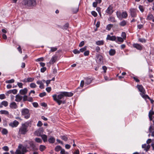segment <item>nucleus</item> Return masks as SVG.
Returning a JSON list of instances; mask_svg holds the SVG:
<instances>
[{
	"mask_svg": "<svg viewBox=\"0 0 154 154\" xmlns=\"http://www.w3.org/2000/svg\"><path fill=\"white\" fill-rule=\"evenodd\" d=\"M58 56L57 55H54L52 56L51 58L50 61H49V63L50 64H53L55 62H56Z\"/></svg>",
	"mask_w": 154,
	"mask_h": 154,
	"instance_id": "obj_11",
	"label": "nucleus"
},
{
	"mask_svg": "<svg viewBox=\"0 0 154 154\" xmlns=\"http://www.w3.org/2000/svg\"><path fill=\"white\" fill-rule=\"evenodd\" d=\"M85 84L87 85L90 84L93 80V79L92 78H89L88 77L85 78Z\"/></svg>",
	"mask_w": 154,
	"mask_h": 154,
	"instance_id": "obj_18",
	"label": "nucleus"
},
{
	"mask_svg": "<svg viewBox=\"0 0 154 154\" xmlns=\"http://www.w3.org/2000/svg\"><path fill=\"white\" fill-rule=\"evenodd\" d=\"M34 78L29 77L27 78V81L28 82H32L34 81Z\"/></svg>",
	"mask_w": 154,
	"mask_h": 154,
	"instance_id": "obj_45",
	"label": "nucleus"
},
{
	"mask_svg": "<svg viewBox=\"0 0 154 154\" xmlns=\"http://www.w3.org/2000/svg\"><path fill=\"white\" fill-rule=\"evenodd\" d=\"M154 114V112L152 110H150L149 113V120L151 121L152 120V115Z\"/></svg>",
	"mask_w": 154,
	"mask_h": 154,
	"instance_id": "obj_29",
	"label": "nucleus"
},
{
	"mask_svg": "<svg viewBox=\"0 0 154 154\" xmlns=\"http://www.w3.org/2000/svg\"><path fill=\"white\" fill-rule=\"evenodd\" d=\"M139 8L140 10L142 13H143V12L144 9L143 7V6L140 5L139 6Z\"/></svg>",
	"mask_w": 154,
	"mask_h": 154,
	"instance_id": "obj_46",
	"label": "nucleus"
},
{
	"mask_svg": "<svg viewBox=\"0 0 154 154\" xmlns=\"http://www.w3.org/2000/svg\"><path fill=\"white\" fill-rule=\"evenodd\" d=\"M69 23H66L63 26V28L64 29H66L69 27Z\"/></svg>",
	"mask_w": 154,
	"mask_h": 154,
	"instance_id": "obj_53",
	"label": "nucleus"
},
{
	"mask_svg": "<svg viewBox=\"0 0 154 154\" xmlns=\"http://www.w3.org/2000/svg\"><path fill=\"white\" fill-rule=\"evenodd\" d=\"M25 145L23 146L22 144H19L15 153V154H21V153H26L28 151Z\"/></svg>",
	"mask_w": 154,
	"mask_h": 154,
	"instance_id": "obj_4",
	"label": "nucleus"
},
{
	"mask_svg": "<svg viewBox=\"0 0 154 154\" xmlns=\"http://www.w3.org/2000/svg\"><path fill=\"white\" fill-rule=\"evenodd\" d=\"M91 14L94 17H96L97 16V13L94 11H93L91 12Z\"/></svg>",
	"mask_w": 154,
	"mask_h": 154,
	"instance_id": "obj_56",
	"label": "nucleus"
},
{
	"mask_svg": "<svg viewBox=\"0 0 154 154\" xmlns=\"http://www.w3.org/2000/svg\"><path fill=\"white\" fill-rule=\"evenodd\" d=\"M28 89L27 88H25L23 89H21L20 91V93L21 95H25L27 94Z\"/></svg>",
	"mask_w": 154,
	"mask_h": 154,
	"instance_id": "obj_20",
	"label": "nucleus"
},
{
	"mask_svg": "<svg viewBox=\"0 0 154 154\" xmlns=\"http://www.w3.org/2000/svg\"><path fill=\"white\" fill-rule=\"evenodd\" d=\"M5 96L4 94H0V99H1L2 100L5 99Z\"/></svg>",
	"mask_w": 154,
	"mask_h": 154,
	"instance_id": "obj_59",
	"label": "nucleus"
},
{
	"mask_svg": "<svg viewBox=\"0 0 154 154\" xmlns=\"http://www.w3.org/2000/svg\"><path fill=\"white\" fill-rule=\"evenodd\" d=\"M89 51L88 50L85 51L84 53V54L85 56H88L89 55Z\"/></svg>",
	"mask_w": 154,
	"mask_h": 154,
	"instance_id": "obj_57",
	"label": "nucleus"
},
{
	"mask_svg": "<svg viewBox=\"0 0 154 154\" xmlns=\"http://www.w3.org/2000/svg\"><path fill=\"white\" fill-rule=\"evenodd\" d=\"M75 54H79L80 53V50H78L77 49H75L72 51Z\"/></svg>",
	"mask_w": 154,
	"mask_h": 154,
	"instance_id": "obj_47",
	"label": "nucleus"
},
{
	"mask_svg": "<svg viewBox=\"0 0 154 154\" xmlns=\"http://www.w3.org/2000/svg\"><path fill=\"white\" fill-rule=\"evenodd\" d=\"M50 48H51V50L50 51V52H54L57 50V48L56 47H52Z\"/></svg>",
	"mask_w": 154,
	"mask_h": 154,
	"instance_id": "obj_43",
	"label": "nucleus"
},
{
	"mask_svg": "<svg viewBox=\"0 0 154 154\" xmlns=\"http://www.w3.org/2000/svg\"><path fill=\"white\" fill-rule=\"evenodd\" d=\"M113 12V8L112 7L109 6L107 8L106 11V12L107 14H111Z\"/></svg>",
	"mask_w": 154,
	"mask_h": 154,
	"instance_id": "obj_16",
	"label": "nucleus"
},
{
	"mask_svg": "<svg viewBox=\"0 0 154 154\" xmlns=\"http://www.w3.org/2000/svg\"><path fill=\"white\" fill-rule=\"evenodd\" d=\"M112 26L113 25L112 24H109L106 27V29L109 31L111 29Z\"/></svg>",
	"mask_w": 154,
	"mask_h": 154,
	"instance_id": "obj_40",
	"label": "nucleus"
},
{
	"mask_svg": "<svg viewBox=\"0 0 154 154\" xmlns=\"http://www.w3.org/2000/svg\"><path fill=\"white\" fill-rule=\"evenodd\" d=\"M25 145L26 146L28 149L30 150L34 151L37 149L35 145L34 144L33 142L31 140H26L24 142Z\"/></svg>",
	"mask_w": 154,
	"mask_h": 154,
	"instance_id": "obj_5",
	"label": "nucleus"
},
{
	"mask_svg": "<svg viewBox=\"0 0 154 154\" xmlns=\"http://www.w3.org/2000/svg\"><path fill=\"white\" fill-rule=\"evenodd\" d=\"M73 95V94L71 92L63 91L60 92V94L58 95L56 94L53 95L52 97L54 100L59 105H60L62 103L64 104L66 103L65 100H61L64 96L71 97Z\"/></svg>",
	"mask_w": 154,
	"mask_h": 154,
	"instance_id": "obj_1",
	"label": "nucleus"
},
{
	"mask_svg": "<svg viewBox=\"0 0 154 154\" xmlns=\"http://www.w3.org/2000/svg\"><path fill=\"white\" fill-rule=\"evenodd\" d=\"M133 79L135 80L136 82H139L140 81L138 79V78L136 76H134L133 77Z\"/></svg>",
	"mask_w": 154,
	"mask_h": 154,
	"instance_id": "obj_60",
	"label": "nucleus"
},
{
	"mask_svg": "<svg viewBox=\"0 0 154 154\" xmlns=\"http://www.w3.org/2000/svg\"><path fill=\"white\" fill-rule=\"evenodd\" d=\"M154 129V127L153 125H151L149 128V132H152V131Z\"/></svg>",
	"mask_w": 154,
	"mask_h": 154,
	"instance_id": "obj_50",
	"label": "nucleus"
},
{
	"mask_svg": "<svg viewBox=\"0 0 154 154\" xmlns=\"http://www.w3.org/2000/svg\"><path fill=\"white\" fill-rule=\"evenodd\" d=\"M2 149L5 151H8L9 150V148L7 146H5L2 148Z\"/></svg>",
	"mask_w": 154,
	"mask_h": 154,
	"instance_id": "obj_55",
	"label": "nucleus"
},
{
	"mask_svg": "<svg viewBox=\"0 0 154 154\" xmlns=\"http://www.w3.org/2000/svg\"><path fill=\"white\" fill-rule=\"evenodd\" d=\"M15 98V101L16 102H19L22 100L23 97L19 94H17Z\"/></svg>",
	"mask_w": 154,
	"mask_h": 154,
	"instance_id": "obj_21",
	"label": "nucleus"
},
{
	"mask_svg": "<svg viewBox=\"0 0 154 154\" xmlns=\"http://www.w3.org/2000/svg\"><path fill=\"white\" fill-rule=\"evenodd\" d=\"M2 104L5 107L7 106L8 105V103L7 101H4L2 102Z\"/></svg>",
	"mask_w": 154,
	"mask_h": 154,
	"instance_id": "obj_42",
	"label": "nucleus"
},
{
	"mask_svg": "<svg viewBox=\"0 0 154 154\" xmlns=\"http://www.w3.org/2000/svg\"><path fill=\"white\" fill-rule=\"evenodd\" d=\"M106 39L107 40H109L112 41H116L117 42L116 37L114 35L111 36L109 35H108Z\"/></svg>",
	"mask_w": 154,
	"mask_h": 154,
	"instance_id": "obj_10",
	"label": "nucleus"
},
{
	"mask_svg": "<svg viewBox=\"0 0 154 154\" xmlns=\"http://www.w3.org/2000/svg\"><path fill=\"white\" fill-rule=\"evenodd\" d=\"M116 14L117 17L119 19H121L122 13L121 12L117 11L116 12Z\"/></svg>",
	"mask_w": 154,
	"mask_h": 154,
	"instance_id": "obj_36",
	"label": "nucleus"
},
{
	"mask_svg": "<svg viewBox=\"0 0 154 154\" xmlns=\"http://www.w3.org/2000/svg\"><path fill=\"white\" fill-rule=\"evenodd\" d=\"M60 137L62 140L65 141H66L68 140L66 135L60 136Z\"/></svg>",
	"mask_w": 154,
	"mask_h": 154,
	"instance_id": "obj_35",
	"label": "nucleus"
},
{
	"mask_svg": "<svg viewBox=\"0 0 154 154\" xmlns=\"http://www.w3.org/2000/svg\"><path fill=\"white\" fill-rule=\"evenodd\" d=\"M17 85L19 88H23V84L22 83L18 82L17 83Z\"/></svg>",
	"mask_w": 154,
	"mask_h": 154,
	"instance_id": "obj_58",
	"label": "nucleus"
},
{
	"mask_svg": "<svg viewBox=\"0 0 154 154\" xmlns=\"http://www.w3.org/2000/svg\"><path fill=\"white\" fill-rule=\"evenodd\" d=\"M46 70V68L45 67H43L41 69V72H44Z\"/></svg>",
	"mask_w": 154,
	"mask_h": 154,
	"instance_id": "obj_63",
	"label": "nucleus"
},
{
	"mask_svg": "<svg viewBox=\"0 0 154 154\" xmlns=\"http://www.w3.org/2000/svg\"><path fill=\"white\" fill-rule=\"evenodd\" d=\"M108 20L113 23L116 22L115 18L114 17L112 16L110 17L108 19Z\"/></svg>",
	"mask_w": 154,
	"mask_h": 154,
	"instance_id": "obj_32",
	"label": "nucleus"
},
{
	"mask_svg": "<svg viewBox=\"0 0 154 154\" xmlns=\"http://www.w3.org/2000/svg\"><path fill=\"white\" fill-rule=\"evenodd\" d=\"M19 124V122L16 120H15L13 122H11L9 124V126L12 128L16 127Z\"/></svg>",
	"mask_w": 154,
	"mask_h": 154,
	"instance_id": "obj_12",
	"label": "nucleus"
},
{
	"mask_svg": "<svg viewBox=\"0 0 154 154\" xmlns=\"http://www.w3.org/2000/svg\"><path fill=\"white\" fill-rule=\"evenodd\" d=\"M23 2V4L28 6H34L36 4L35 0H24Z\"/></svg>",
	"mask_w": 154,
	"mask_h": 154,
	"instance_id": "obj_7",
	"label": "nucleus"
},
{
	"mask_svg": "<svg viewBox=\"0 0 154 154\" xmlns=\"http://www.w3.org/2000/svg\"><path fill=\"white\" fill-rule=\"evenodd\" d=\"M86 48H87L86 46H85V47H84L83 48H81L79 50L80 52H83L85 51L86 50Z\"/></svg>",
	"mask_w": 154,
	"mask_h": 154,
	"instance_id": "obj_51",
	"label": "nucleus"
},
{
	"mask_svg": "<svg viewBox=\"0 0 154 154\" xmlns=\"http://www.w3.org/2000/svg\"><path fill=\"white\" fill-rule=\"evenodd\" d=\"M121 36L122 37V38L125 39L126 38V34L124 32H122L121 34Z\"/></svg>",
	"mask_w": 154,
	"mask_h": 154,
	"instance_id": "obj_49",
	"label": "nucleus"
},
{
	"mask_svg": "<svg viewBox=\"0 0 154 154\" xmlns=\"http://www.w3.org/2000/svg\"><path fill=\"white\" fill-rule=\"evenodd\" d=\"M48 141L50 143H53L55 142V139L54 137L51 136L48 139Z\"/></svg>",
	"mask_w": 154,
	"mask_h": 154,
	"instance_id": "obj_24",
	"label": "nucleus"
},
{
	"mask_svg": "<svg viewBox=\"0 0 154 154\" xmlns=\"http://www.w3.org/2000/svg\"><path fill=\"white\" fill-rule=\"evenodd\" d=\"M28 126L29 124L27 122L22 124L19 129V134L22 135L25 134L28 131Z\"/></svg>",
	"mask_w": 154,
	"mask_h": 154,
	"instance_id": "obj_3",
	"label": "nucleus"
},
{
	"mask_svg": "<svg viewBox=\"0 0 154 154\" xmlns=\"http://www.w3.org/2000/svg\"><path fill=\"white\" fill-rule=\"evenodd\" d=\"M62 149V147L60 146H57L55 148V150L56 152H59Z\"/></svg>",
	"mask_w": 154,
	"mask_h": 154,
	"instance_id": "obj_33",
	"label": "nucleus"
},
{
	"mask_svg": "<svg viewBox=\"0 0 154 154\" xmlns=\"http://www.w3.org/2000/svg\"><path fill=\"white\" fill-rule=\"evenodd\" d=\"M42 122L39 121H38V123L37 124V126L38 127H41L42 125Z\"/></svg>",
	"mask_w": 154,
	"mask_h": 154,
	"instance_id": "obj_62",
	"label": "nucleus"
},
{
	"mask_svg": "<svg viewBox=\"0 0 154 154\" xmlns=\"http://www.w3.org/2000/svg\"><path fill=\"white\" fill-rule=\"evenodd\" d=\"M43 128H40L35 132V134L37 136H40L42 135V134H43Z\"/></svg>",
	"mask_w": 154,
	"mask_h": 154,
	"instance_id": "obj_9",
	"label": "nucleus"
},
{
	"mask_svg": "<svg viewBox=\"0 0 154 154\" xmlns=\"http://www.w3.org/2000/svg\"><path fill=\"white\" fill-rule=\"evenodd\" d=\"M35 140L36 142L38 143H41L42 142V139L39 138H35Z\"/></svg>",
	"mask_w": 154,
	"mask_h": 154,
	"instance_id": "obj_37",
	"label": "nucleus"
},
{
	"mask_svg": "<svg viewBox=\"0 0 154 154\" xmlns=\"http://www.w3.org/2000/svg\"><path fill=\"white\" fill-rule=\"evenodd\" d=\"M44 60V58L43 57H42L38 58L36 60V61L37 62L41 61H43Z\"/></svg>",
	"mask_w": 154,
	"mask_h": 154,
	"instance_id": "obj_64",
	"label": "nucleus"
},
{
	"mask_svg": "<svg viewBox=\"0 0 154 154\" xmlns=\"http://www.w3.org/2000/svg\"><path fill=\"white\" fill-rule=\"evenodd\" d=\"M117 39V40L116 41L117 42H124V39L123 38L120 37H117L116 39Z\"/></svg>",
	"mask_w": 154,
	"mask_h": 154,
	"instance_id": "obj_34",
	"label": "nucleus"
},
{
	"mask_svg": "<svg viewBox=\"0 0 154 154\" xmlns=\"http://www.w3.org/2000/svg\"><path fill=\"white\" fill-rule=\"evenodd\" d=\"M30 87L31 88H35L37 87L36 84L34 83H32L29 85Z\"/></svg>",
	"mask_w": 154,
	"mask_h": 154,
	"instance_id": "obj_39",
	"label": "nucleus"
},
{
	"mask_svg": "<svg viewBox=\"0 0 154 154\" xmlns=\"http://www.w3.org/2000/svg\"><path fill=\"white\" fill-rule=\"evenodd\" d=\"M46 148V146L44 145H41L39 146V149L41 152H43L45 150Z\"/></svg>",
	"mask_w": 154,
	"mask_h": 154,
	"instance_id": "obj_26",
	"label": "nucleus"
},
{
	"mask_svg": "<svg viewBox=\"0 0 154 154\" xmlns=\"http://www.w3.org/2000/svg\"><path fill=\"white\" fill-rule=\"evenodd\" d=\"M46 95V93L45 92H43L42 93H40L39 94V96L40 97H42L45 96Z\"/></svg>",
	"mask_w": 154,
	"mask_h": 154,
	"instance_id": "obj_52",
	"label": "nucleus"
},
{
	"mask_svg": "<svg viewBox=\"0 0 154 154\" xmlns=\"http://www.w3.org/2000/svg\"><path fill=\"white\" fill-rule=\"evenodd\" d=\"M28 97L26 95H24L23 97V101H27L28 99Z\"/></svg>",
	"mask_w": 154,
	"mask_h": 154,
	"instance_id": "obj_54",
	"label": "nucleus"
},
{
	"mask_svg": "<svg viewBox=\"0 0 154 154\" xmlns=\"http://www.w3.org/2000/svg\"><path fill=\"white\" fill-rule=\"evenodd\" d=\"M2 133L3 134L6 135L8 133V131L6 129L4 128L2 129Z\"/></svg>",
	"mask_w": 154,
	"mask_h": 154,
	"instance_id": "obj_41",
	"label": "nucleus"
},
{
	"mask_svg": "<svg viewBox=\"0 0 154 154\" xmlns=\"http://www.w3.org/2000/svg\"><path fill=\"white\" fill-rule=\"evenodd\" d=\"M104 44V41L103 40L98 41L96 42V44L98 45H102Z\"/></svg>",
	"mask_w": 154,
	"mask_h": 154,
	"instance_id": "obj_31",
	"label": "nucleus"
},
{
	"mask_svg": "<svg viewBox=\"0 0 154 154\" xmlns=\"http://www.w3.org/2000/svg\"><path fill=\"white\" fill-rule=\"evenodd\" d=\"M60 154H68V153L67 152H65L64 149H62L60 151Z\"/></svg>",
	"mask_w": 154,
	"mask_h": 154,
	"instance_id": "obj_48",
	"label": "nucleus"
},
{
	"mask_svg": "<svg viewBox=\"0 0 154 154\" xmlns=\"http://www.w3.org/2000/svg\"><path fill=\"white\" fill-rule=\"evenodd\" d=\"M36 83L38 85H39V87L41 89H43L44 88V85L43 83H42V81L41 80H38L36 82Z\"/></svg>",
	"mask_w": 154,
	"mask_h": 154,
	"instance_id": "obj_22",
	"label": "nucleus"
},
{
	"mask_svg": "<svg viewBox=\"0 0 154 154\" xmlns=\"http://www.w3.org/2000/svg\"><path fill=\"white\" fill-rule=\"evenodd\" d=\"M137 87L139 91L140 92V94L143 98L145 99L147 98L150 100L151 102L152 101V100L148 96L145 94L146 93L145 90L142 85H137Z\"/></svg>",
	"mask_w": 154,
	"mask_h": 154,
	"instance_id": "obj_2",
	"label": "nucleus"
},
{
	"mask_svg": "<svg viewBox=\"0 0 154 154\" xmlns=\"http://www.w3.org/2000/svg\"><path fill=\"white\" fill-rule=\"evenodd\" d=\"M9 106L12 109H16L17 108V106L15 102L11 103L9 105Z\"/></svg>",
	"mask_w": 154,
	"mask_h": 154,
	"instance_id": "obj_19",
	"label": "nucleus"
},
{
	"mask_svg": "<svg viewBox=\"0 0 154 154\" xmlns=\"http://www.w3.org/2000/svg\"><path fill=\"white\" fill-rule=\"evenodd\" d=\"M138 40L141 43H145L146 42V39L144 38H138Z\"/></svg>",
	"mask_w": 154,
	"mask_h": 154,
	"instance_id": "obj_38",
	"label": "nucleus"
},
{
	"mask_svg": "<svg viewBox=\"0 0 154 154\" xmlns=\"http://www.w3.org/2000/svg\"><path fill=\"white\" fill-rule=\"evenodd\" d=\"M127 21L125 20H123L119 23L120 26L122 27L125 26L127 24Z\"/></svg>",
	"mask_w": 154,
	"mask_h": 154,
	"instance_id": "obj_25",
	"label": "nucleus"
},
{
	"mask_svg": "<svg viewBox=\"0 0 154 154\" xmlns=\"http://www.w3.org/2000/svg\"><path fill=\"white\" fill-rule=\"evenodd\" d=\"M138 11L136 9L131 8L129 10V13L131 17H137V12Z\"/></svg>",
	"mask_w": 154,
	"mask_h": 154,
	"instance_id": "obj_8",
	"label": "nucleus"
},
{
	"mask_svg": "<svg viewBox=\"0 0 154 154\" xmlns=\"http://www.w3.org/2000/svg\"><path fill=\"white\" fill-rule=\"evenodd\" d=\"M103 57L100 54H98L96 55V62L98 63H100L102 62Z\"/></svg>",
	"mask_w": 154,
	"mask_h": 154,
	"instance_id": "obj_14",
	"label": "nucleus"
},
{
	"mask_svg": "<svg viewBox=\"0 0 154 154\" xmlns=\"http://www.w3.org/2000/svg\"><path fill=\"white\" fill-rule=\"evenodd\" d=\"M122 17L121 19L122 18L126 19L128 16V14L127 12L125 11H123L122 13Z\"/></svg>",
	"mask_w": 154,
	"mask_h": 154,
	"instance_id": "obj_23",
	"label": "nucleus"
},
{
	"mask_svg": "<svg viewBox=\"0 0 154 154\" xmlns=\"http://www.w3.org/2000/svg\"><path fill=\"white\" fill-rule=\"evenodd\" d=\"M42 139L44 142H45L47 141V136L45 134H43L41 136Z\"/></svg>",
	"mask_w": 154,
	"mask_h": 154,
	"instance_id": "obj_28",
	"label": "nucleus"
},
{
	"mask_svg": "<svg viewBox=\"0 0 154 154\" xmlns=\"http://www.w3.org/2000/svg\"><path fill=\"white\" fill-rule=\"evenodd\" d=\"M14 82V80L13 79H11L6 80L5 81V82L6 83H13Z\"/></svg>",
	"mask_w": 154,
	"mask_h": 154,
	"instance_id": "obj_44",
	"label": "nucleus"
},
{
	"mask_svg": "<svg viewBox=\"0 0 154 154\" xmlns=\"http://www.w3.org/2000/svg\"><path fill=\"white\" fill-rule=\"evenodd\" d=\"M21 115L24 117L28 119L30 118V113L29 112V110L27 108H23L21 110Z\"/></svg>",
	"mask_w": 154,
	"mask_h": 154,
	"instance_id": "obj_6",
	"label": "nucleus"
},
{
	"mask_svg": "<svg viewBox=\"0 0 154 154\" xmlns=\"http://www.w3.org/2000/svg\"><path fill=\"white\" fill-rule=\"evenodd\" d=\"M17 92V90L16 89L8 91L6 93L7 96H8L9 94L12 93L14 94H16Z\"/></svg>",
	"mask_w": 154,
	"mask_h": 154,
	"instance_id": "obj_15",
	"label": "nucleus"
},
{
	"mask_svg": "<svg viewBox=\"0 0 154 154\" xmlns=\"http://www.w3.org/2000/svg\"><path fill=\"white\" fill-rule=\"evenodd\" d=\"M134 48H136L137 49L141 51L143 49V46L138 43H134L133 45Z\"/></svg>",
	"mask_w": 154,
	"mask_h": 154,
	"instance_id": "obj_13",
	"label": "nucleus"
},
{
	"mask_svg": "<svg viewBox=\"0 0 154 154\" xmlns=\"http://www.w3.org/2000/svg\"><path fill=\"white\" fill-rule=\"evenodd\" d=\"M146 20H152V21L154 22V18H153V15L150 13H149Z\"/></svg>",
	"mask_w": 154,
	"mask_h": 154,
	"instance_id": "obj_17",
	"label": "nucleus"
},
{
	"mask_svg": "<svg viewBox=\"0 0 154 154\" xmlns=\"http://www.w3.org/2000/svg\"><path fill=\"white\" fill-rule=\"evenodd\" d=\"M116 51L114 49H111L109 51V54L110 56H113L116 53Z\"/></svg>",
	"mask_w": 154,
	"mask_h": 154,
	"instance_id": "obj_27",
	"label": "nucleus"
},
{
	"mask_svg": "<svg viewBox=\"0 0 154 154\" xmlns=\"http://www.w3.org/2000/svg\"><path fill=\"white\" fill-rule=\"evenodd\" d=\"M0 113L1 114H4L6 115H8L9 114V112L6 110H1Z\"/></svg>",
	"mask_w": 154,
	"mask_h": 154,
	"instance_id": "obj_30",
	"label": "nucleus"
},
{
	"mask_svg": "<svg viewBox=\"0 0 154 154\" xmlns=\"http://www.w3.org/2000/svg\"><path fill=\"white\" fill-rule=\"evenodd\" d=\"M79 10V7L76 8H75L73 9V12L74 13H76Z\"/></svg>",
	"mask_w": 154,
	"mask_h": 154,
	"instance_id": "obj_61",
	"label": "nucleus"
}]
</instances>
